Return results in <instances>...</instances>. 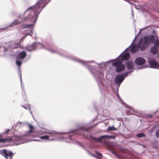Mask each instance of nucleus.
Masks as SVG:
<instances>
[{"label": "nucleus", "instance_id": "nucleus-1", "mask_svg": "<svg viewBox=\"0 0 159 159\" xmlns=\"http://www.w3.org/2000/svg\"><path fill=\"white\" fill-rule=\"evenodd\" d=\"M46 0H40L34 6L30 7L25 11L23 18L22 15L19 16L18 19L14 20L9 26L19 25L27 22L31 23L30 24H25L21 26V28L23 29L31 28L29 33H26L25 36L21 38V41L25 39L26 36L30 35L32 34L33 26L37 20L39 14L45 6Z\"/></svg>", "mask_w": 159, "mask_h": 159}, {"label": "nucleus", "instance_id": "nucleus-2", "mask_svg": "<svg viewBox=\"0 0 159 159\" xmlns=\"http://www.w3.org/2000/svg\"><path fill=\"white\" fill-rule=\"evenodd\" d=\"M16 124L20 125V124L27 125L28 126L29 130L25 134L21 135H15L9 138L0 139V142L5 143L12 141L15 143V145H17L30 141L29 140V137H33L36 136L35 134V128L33 125L27 122H21L18 121Z\"/></svg>", "mask_w": 159, "mask_h": 159}, {"label": "nucleus", "instance_id": "nucleus-3", "mask_svg": "<svg viewBox=\"0 0 159 159\" xmlns=\"http://www.w3.org/2000/svg\"><path fill=\"white\" fill-rule=\"evenodd\" d=\"M35 132L37 133L35 134L36 136L33 137H29V139L30 138H34L38 137L39 134H49V135H45L41 136H38V137L40 139L46 140L48 141H61L63 139L65 138L64 137L57 138L55 137V136L58 133L53 130H48L44 128H42L40 130L38 131H35Z\"/></svg>", "mask_w": 159, "mask_h": 159}, {"label": "nucleus", "instance_id": "nucleus-4", "mask_svg": "<svg viewBox=\"0 0 159 159\" xmlns=\"http://www.w3.org/2000/svg\"><path fill=\"white\" fill-rule=\"evenodd\" d=\"M130 46L127 48L121 54L119 57H121V60H118L112 63V65L116 67V70L117 72H119L123 70L125 68L124 65L122 64V61L126 60L129 59L130 57V54L129 52V48Z\"/></svg>", "mask_w": 159, "mask_h": 159}, {"label": "nucleus", "instance_id": "nucleus-5", "mask_svg": "<svg viewBox=\"0 0 159 159\" xmlns=\"http://www.w3.org/2000/svg\"><path fill=\"white\" fill-rule=\"evenodd\" d=\"M156 36L153 35L146 36L140 39L138 42V46L141 51L144 50L150 43L154 42V39H156Z\"/></svg>", "mask_w": 159, "mask_h": 159}, {"label": "nucleus", "instance_id": "nucleus-6", "mask_svg": "<svg viewBox=\"0 0 159 159\" xmlns=\"http://www.w3.org/2000/svg\"><path fill=\"white\" fill-rule=\"evenodd\" d=\"M40 48L47 49L53 53L57 52V51L54 50L53 48L45 46L40 43H34L31 45L27 46L26 48V49L29 51H32L37 49Z\"/></svg>", "mask_w": 159, "mask_h": 159}, {"label": "nucleus", "instance_id": "nucleus-7", "mask_svg": "<svg viewBox=\"0 0 159 159\" xmlns=\"http://www.w3.org/2000/svg\"><path fill=\"white\" fill-rule=\"evenodd\" d=\"M88 132V130L86 129L80 128L79 130L76 131L74 132H70V133H60V134H63L65 136H67L68 138H66L65 141L68 143H72L73 142V140L70 138L73 136V134H80L83 136H84V134Z\"/></svg>", "mask_w": 159, "mask_h": 159}, {"label": "nucleus", "instance_id": "nucleus-8", "mask_svg": "<svg viewBox=\"0 0 159 159\" xmlns=\"http://www.w3.org/2000/svg\"><path fill=\"white\" fill-rule=\"evenodd\" d=\"M132 72V70L130 72H126L124 73L117 75L115 79V82L116 83L118 84L119 86L123 81L125 78L126 76L129 73H131Z\"/></svg>", "mask_w": 159, "mask_h": 159}, {"label": "nucleus", "instance_id": "nucleus-9", "mask_svg": "<svg viewBox=\"0 0 159 159\" xmlns=\"http://www.w3.org/2000/svg\"><path fill=\"white\" fill-rule=\"evenodd\" d=\"M26 56V54L25 52L23 51L19 52L16 56V63L17 65L19 67V69L22 63L21 60L25 58Z\"/></svg>", "mask_w": 159, "mask_h": 159}, {"label": "nucleus", "instance_id": "nucleus-10", "mask_svg": "<svg viewBox=\"0 0 159 159\" xmlns=\"http://www.w3.org/2000/svg\"><path fill=\"white\" fill-rule=\"evenodd\" d=\"M0 154L3 156L6 159H11L13 156L15 154H13L11 151H7L5 149L2 150H0Z\"/></svg>", "mask_w": 159, "mask_h": 159}, {"label": "nucleus", "instance_id": "nucleus-11", "mask_svg": "<svg viewBox=\"0 0 159 159\" xmlns=\"http://www.w3.org/2000/svg\"><path fill=\"white\" fill-rule=\"evenodd\" d=\"M159 45V38L157 36H156V39L154 42V45L151 47V52L154 54L157 53V47Z\"/></svg>", "mask_w": 159, "mask_h": 159}, {"label": "nucleus", "instance_id": "nucleus-12", "mask_svg": "<svg viewBox=\"0 0 159 159\" xmlns=\"http://www.w3.org/2000/svg\"><path fill=\"white\" fill-rule=\"evenodd\" d=\"M148 62L150 68L159 69V64L154 60L150 59Z\"/></svg>", "mask_w": 159, "mask_h": 159}, {"label": "nucleus", "instance_id": "nucleus-13", "mask_svg": "<svg viewBox=\"0 0 159 159\" xmlns=\"http://www.w3.org/2000/svg\"><path fill=\"white\" fill-rule=\"evenodd\" d=\"M103 72L102 70H98L93 73L95 77L98 82H99L101 79L102 78L103 76Z\"/></svg>", "mask_w": 159, "mask_h": 159}, {"label": "nucleus", "instance_id": "nucleus-14", "mask_svg": "<svg viewBox=\"0 0 159 159\" xmlns=\"http://www.w3.org/2000/svg\"><path fill=\"white\" fill-rule=\"evenodd\" d=\"M115 136H112V135H102V136H100L98 138H94L93 137H92V139L98 142H100V140L102 139V138H105V139H115Z\"/></svg>", "mask_w": 159, "mask_h": 159}, {"label": "nucleus", "instance_id": "nucleus-15", "mask_svg": "<svg viewBox=\"0 0 159 159\" xmlns=\"http://www.w3.org/2000/svg\"><path fill=\"white\" fill-rule=\"evenodd\" d=\"M134 40L133 41H134ZM133 42H132V43H131V45H130V48H129V49H130V52L132 53H134L137 52L139 48H139V46H138V45H133L132 46H131V45H132Z\"/></svg>", "mask_w": 159, "mask_h": 159}, {"label": "nucleus", "instance_id": "nucleus-16", "mask_svg": "<svg viewBox=\"0 0 159 159\" xmlns=\"http://www.w3.org/2000/svg\"><path fill=\"white\" fill-rule=\"evenodd\" d=\"M146 62L145 59L142 57H138L137 58L135 61V63L137 65H141L144 64Z\"/></svg>", "mask_w": 159, "mask_h": 159}, {"label": "nucleus", "instance_id": "nucleus-17", "mask_svg": "<svg viewBox=\"0 0 159 159\" xmlns=\"http://www.w3.org/2000/svg\"><path fill=\"white\" fill-rule=\"evenodd\" d=\"M126 65L128 69L129 70H131V71H129L128 72L131 71L132 70L133 72L134 70L133 68L134 66V64L133 62L130 61H128L126 62Z\"/></svg>", "mask_w": 159, "mask_h": 159}, {"label": "nucleus", "instance_id": "nucleus-18", "mask_svg": "<svg viewBox=\"0 0 159 159\" xmlns=\"http://www.w3.org/2000/svg\"><path fill=\"white\" fill-rule=\"evenodd\" d=\"M77 61L79 62L82 65H83L86 66L88 67L89 66V63L93 62L92 61H83L82 60H77Z\"/></svg>", "mask_w": 159, "mask_h": 159}, {"label": "nucleus", "instance_id": "nucleus-19", "mask_svg": "<svg viewBox=\"0 0 159 159\" xmlns=\"http://www.w3.org/2000/svg\"><path fill=\"white\" fill-rule=\"evenodd\" d=\"M129 110H127L128 112L126 113L128 115L134 114L135 111L134 110L133 108L131 107H129Z\"/></svg>", "mask_w": 159, "mask_h": 159}, {"label": "nucleus", "instance_id": "nucleus-20", "mask_svg": "<svg viewBox=\"0 0 159 159\" xmlns=\"http://www.w3.org/2000/svg\"><path fill=\"white\" fill-rule=\"evenodd\" d=\"M116 129L113 126H108L107 129V130L108 131L116 130Z\"/></svg>", "mask_w": 159, "mask_h": 159}, {"label": "nucleus", "instance_id": "nucleus-21", "mask_svg": "<svg viewBox=\"0 0 159 159\" xmlns=\"http://www.w3.org/2000/svg\"><path fill=\"white\" fill-rule=\"evenodd\" d=\"M137 136L139 138H140L142 137H144L145 136V135L143 133H139L137 134Z\"/></svg>", "mask_w": 159, "mask_h": 159}, {"label": "nucleus", "instance_id": "nucleus-22", "mask_svg": "<svg viewBox=\"0 0 159 159\" xmlns=\"http://www.w3.org/2000/svg\"><path fill=\"white\" fill-rule=\"evenodd\" d=\"M20 43H16L15 44V46H14V48H18L20 47Z\"/></svg>", "mask_w": 159, "mask_h": 159}, {"label": "nucleus", "instance_id": "nucleus-23", "mask_svg": "<svg viewBox=\"0 0 159 159\" xmlns=\"http://www.w3.org/2000/svg\"><path fill=\"white\" fill-rule=\"evenodd\" d=\"M96 154L99 157H102V154L101 153L98 152L97 151H95Z\"/></svg>", "mask_w": 159, "mask_h": 159}, {"label": "nucleus", "instance_id": "nucleus-24", "mask_svg": "<svg viewBox=\"0 0 159 159\" xmlns=\"http://www.w3.org/2000/svg\"><path fill=\"white\" fill-rule=\"evenodd\" d=\"M156 137L159 138V130H157L156 132Z\"/></svg>", "mask_w": 159, "mask_h": 159}, {"label": "nucleus", "instance_id": "nucleus-25", "mask_svg": "<svg viewBox=\"0 0 159 159\" xmlns=\"http://www.w3.org/2000/svg\"><path fill=\"white\" fill-rule=\"evenodd\" d=\"M20 79L21 87V88L22 89V88H23V86H22V84L21 78V74H20Z\"/></svg>", "mask_w": 159, "mask_h": 159}, {"label": "nucleus", "instance_id": "nucleus-26", "mask_svg": "<svg viewBox=\"0 0 159 159\" xmlns=\"http://www.w3.org/2000/svg\"><path fill=\"white\" fill-rule=\"evenodd\" d=\"M143 29H140L139 30V33H138L137 36H135V39L136 37L138 36V35L139 34H140V33L141 32V31L142 30H143Z\"/></svg>", "mask_w": 159, "mask_h": 159}, {"label": "nucleus", "instance_id": "nucleus-27", "mask_svg": "<svg viewBox=\"0 0 159 159\" xmlns=\"http://www.w3.org/2000/svg\"><path fill=\"white\" fill-rule=\"evenodd\" d=\"M28 107H29V111L30 113L32 115V112L31 111H30V106L29 105H28Z\"/></svg>", "mask_w": 159, "mask_h": 159}, {"label": "nucleus", "instance_id": "nucleus-28", "mask_svg": "<svg viewBox=\"0 0 159 159\" xmlns=\"http://www.w3.org/2000/svg\"><path fill=\"white\" fill-rule=\"evenodd\" d=\"M121 102L123 104H124L125 105V107H127V105L125 103H124L122 101H121Z\"/></svg>", "mask_w": 159, "mask_h": 159}, {"label": "nucleus", "instance_id": "nucleus-29", "mask_svg": "<svg viewBox=\"0 0 159 159\" xmlns=\"http://www.w3.org/2000/svg\"><path fill=\"white\" fill-rule=\"evenodd\" d=\"M32 140L34 141H40V140H37V139H33Z\"/></svg>", "mask_w": 159, "mask_h": 159}, {"label": "nucleus", "instance_id": "nucleus-30", "mask_svg": "<svg viewBox=\"0 0 159 159\" xmlns=\"http://www.w3.org/2000/svg\"><path fill=\"white\" fill-rule=\"evenodd\" d=\"M10 131L9 129H8L7 131H5L4 133V134H6L7 132L8 131Z\"/></svg>", "mask_w": 159, "mask_h": 159}, {"label": "nucleus", "instance_id": "nucleus-31", "mask_svg": "<svg viewBox=\"0 0 159 159\" xmlns=\"http://www.w3.org/2000/svg\"><path fill=\"white\" fill-rule=\"evenodd\" d=\"M89 154H90V155H91L92 156H93V157H96V156H95V155H93V154H91V153H89Z\"/></svg>", "mask_w": 159, "mask_h": 159}, {"label": "nucleus", "instance_id": "nucleus-32", "mask_svg": "<svg viewBox=\"0 0 159 159\" xmlns=\"http://www.w3.org/2000/svg\"><path fill=\"white\" fill-rule=\"evenodd\" d=\"M90 71L93 74L92 71L91 70V69H90Z\"/></svg>", "mask_w": 159, "mask_h": 159}, {"label": "nucleus", "instance_id": "nucleus-33", "mask_svg": "<svg viewBox=\"0 0 159 159\" xmlns=\"http://www.w3.org/2000/svg\"><path fill=\"white\" fill-rule=\"evenodd\" d=\"M98 159H102L101 158H100V157H97Z\"/></svg>", "mask_w": 159, "mask_h": 159}, {"label": "nucleus", "instance_id": "nucleus-34", "mask_svg": "<svg viewBox=\"0 0 159 159\" xmlns=\"http://www.w3.org/2000/svg\"><path fill=\"white\" fill-rule=\"evenodd\" d=\"M101 65H103V66H105V65H103V64H101Z\"/></svg>", "mask_w": 159, "mask_h": 159}, {"label": "nucleus", "instance_id": "nucleus-35", "mask_svg": "<svg viewBox=\"0 0 159 159\" xmlns=\"http://www.w3.org/2000/svg\"><path fill=\"white\" fill-rule=\"evenodd\" d=\"M6 50H7L6 49V48H5V51H6Z\"/></svg>", "mask_w": 159, "mask_h": 159}, {"label": "nucleus", "instance_id": "nucleus-36", "mask_svg": "<svg viewBox=\"0 0 159 159\" xmlns=\"http://www.w3.org/2000/svg\"><path fill=\"white\" fill-rule=\"evenodd\" d=\"M25 109H27V108L26 107H24Z\"/></svg>", "mask_w": 159, "mask_h": 159}, {"label": "nucleus", "instance_id": "nucleus-37", "mask_svg": "<svg viewBox=\"0 0 159 159\" xmlns=\"http://www.w3.org/2000/svg\"><path fill=\"white\" fill-rule=\"evenodd\" d=\"M132 13H133V11H132Z\"/></svg>", "mask_w": 159, "mask_h": 159}, {"label": "nucleus", "instance_id": "nucleus-38", "mask_svg": "<svg viewBox=\"0 0 159 159\" xmlns=\"http://www.w3.org/2000/svg\"><path fill=\"white\" fill-rule=\"evenodd\" d=\"M2 29H0V30H2Z\"/></svg>", "mask_w": 159, "mask_h": 159}]
</instances>
